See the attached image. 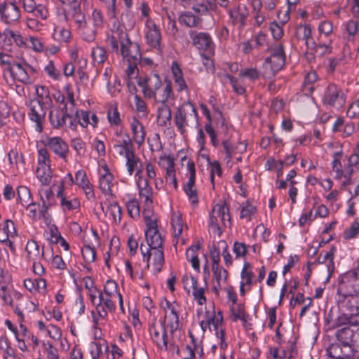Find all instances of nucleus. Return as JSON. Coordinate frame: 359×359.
Masks as SVG:
<instances>
[{
    "label": "nucleus",
    "mask_w": 359,
    "mask_h": 359,
    "mask_svg": "<svg viewBox=\"0 0 359 359\" xmlns=\"http://www.w3.org/2000/svg\"><path fill=\"white\" fill-rule=\"evenodd\" d=\"M142 214L147 228L145 236L148 246L151 249L163 248V238L157 229L156 217L149 209H144Z\"/></svg>",
    "instance_id": "f257e3e1"
},
{
    "label": "nucleus",
    "mask_w": 359,
    "mask_h": 359,
    "mask_svg": "<svg viewBox=\"0 0 359 359\" xmlns=\"http://www.w3.org/2000/svg\"><path fill=\"white\" fill-rule=\"evenodd\" d=\"M271 52L263 64L262 76L269 79L274 76L284 67L285 62L283 47L280 43L271 48Z\"/></svg>",
    "instance_id": "f03ea898"
},
{
    "label": "nucleus",
    "mask_w": 359,
    "mask_h": 359,
    "mask_svg": "<svg viewBox=\"0 0 359 359\" xmlns=\"http://www.w3.org/2000/svg\"><path fill=\"white\" fill-rule=\"evenodd\" d=\"M210 225L218 236L222 233V227H230L231 217L226 203H217L212 208L210 215Z\"/></svg>",
    "instance_id": "7ed1b4c3"
},
{
    "label": "nucleus",
    "mask_w": 359,
    "mask_h": 359,
    "mask_svg": "<svg viewBox=\"0 0 359 359\" xmlns=\"http://www.w3.org/2000/svg\"><path fill=\"white\" fill-rule=\"evenodd\" d=\"M118 39L121 43V55L126 61H140L141 53L140 46L137 43H133L126 32L120 26L117 27Z\"/></svg>",
    "instance_id": "20e7f679"
},
{
    "label": "nucleus",
    "mask_w": 359,
    "mask_h": 359,
    "mask_svg": "<svg viewBox=\"0 0 359 359\" xmlns=\"http://www.w3.org/2000/svg\"><path fill=\"white\" fill-rule=\"evenodd\" d=\"M196 121L197 111L194 105L189 102H184L176 111L174 116L175 124L181 134L186 132V128L189 126V120Z\"/></svg>",
    "instance_id": "39448f33"
},
{
    "label": "nucleus",
    "mask_w": 359,
    "mask_h": 359,
    "mask_svg": "<svg viewBox=\"0 0 359 359\" xmlns=\"http://www.w3.org/2000/svg\"><path fill=\"white\" fill-rule=\"evenodd\" d=\"M351 331L344 328L339 331L337 339L341 344H332L327 349V353L330 358L333 359H346L353 355V351L348 341L342 340V334H349Z\"/></svg>",
    "instance_id": "423d86ee"
},
{
    "label": "nucleus",
    "mask_w": 359,
    "mask_h": 359,
    "mask_svg": "<svg viewBox=\"0 0 359 359\" xmlns=\"http://www.w3.org/2000/svg\"><path fill=\"white\" fill-rule=\"evenodd\" d=\"M346 102V96L341 88L334 84L327 86L324 92L323 103L324 105L339 109Z\"/></svg>",
    "instance_id": "0eeeda50"
},
{
    "label": "nucleus",
    "mask_w": 359,
    "mask_h": 359,
    "mask_svg": "<svg viewBox=\"0 0 359 359\" xmlns=\"http://www.w3.org/2000/svg\"><path fill=\"white\" fill-rule=\"evenodd\" d=\"M144 25V37L147 44L158 52L161 53L163 46L161 43L162 36L160 29L151 19L145 20Z\"/></svg>",
    "instance_id": "6e6552de"
},
{
    "label": "nucleus",
    "mask_w": 359,
    "mask_h": 359,
    "mask_svg": "<svg viewBox=\"0 0 359 359\" xmlns=\"http://www.w3.org/2000/svg\"><path fill=\"white\" fill-rule=\"evenodd\" d=\"M189 36L193 45L198 50L204 51L208 55H214L215 46L210 34L191 30L189 32Z\"/></svg>",
    "instance_id": "1a4fd4ad"
},
{
    "label": "nucleus",
    "mask_w": 359,
    "mask_h": 359,
    "mask_svg": "<svg viewBox=\"0 0 359 359\" xmlns=\"http://www.w3.org/2000/svg\"><path fill=\"white\" fill-rule=\"evenodd\" d=\"M29 111L28 116L31 121L36 123L35 130L41 133L43 130L42 123L46 116V110L43 107L42 102L39 99L31 100L28 104Z\"/></svg>",
    "instance_id": "9d476101"
},
{
    "label": "nucleus",
    "mask_w": 359,
    "mask_h": 359,
    "mask_svg": "<svg viewBox=\"0 0 359 359\" xmlns=\"http://www.w3.org/2000/svg\"><path fill=\"white\" fill-rule=\"evenodd\" d=\"M137 85L142 88L144 97L151 99L154 94L161 87L162 81L160 76L154 74L145 79L139 78Z\"/></svg>",
    "instance_id": "9b49d317"
},
{
    "label": "nucleus",
    "mask_w": 359,
    "mask_h": 359,
    "mask_svg": "<svg viewBox=\"0 0 359 359\" xmlns=\"http://www.w3.org/2000/svg\"><path fill=\"white\" fill-rule=\"evenodd\" d=\"M113 151L115 156L127 158L135 152L133 140L128 134L121 135V139H113Z\"/></svg>",
    "instance_id": "f8f14e48"
},
{
    "label": "nucleus",
    "mask_w": 359,
    "mask_h": 359,
    "mask_svg": "<svg viewBox=\"0 0 359 359\" xmlns=\"http://www.w3.org/2000/svg\"><path fill=\"white\" fill-rule=\"evenodd\" d=\"M189 177L187 182L184 185L183 189L193 205L198 203L197 190L195 185L196 170L194 162H188L187 165Z\"/></svg>",
    "instance_id": "ddd939ff"
},
{
    "label": "nucleus",
    "mask_w": 359,
    "mask_h": 359,
    "mask_svg": "<svg viewBox=\"0 0 359 359\" xmlns=\"http://www.w3.org/2000/svg\"><path fill=\"white\" fill-rule=\"evenodd\" d=\"M137 185L140 197L144 202V209L151 210V208L153 204V190L151 187L149 186L148 180L142 176H139L137 180Z\"/></svg>",
    "instance_id": "4468645a"
},
{
    "label": "nucleus",
    "mask_w": 359,
    "mask_h": 359,
    "mask_svg": "<svg viewBox=\"0 0 359 359\" xmlns=\"http://www.w3.org/2000/svg\"><path fill=\"white\" fill-rule=\"evenodd\" d=\"M63 18L65 21H74L78 31L83 29V27L87 25L85 15L81 10L80 4L77 6L69 7L65 13Z\"/></svg>",
    "instance_id": "2eb2a0df"
},
{
    "label": "nucleus",
    "mask_w": 359,
    "mask_h": 359,
    "mask_svg": "<svg viewBox=\"0 0 359 359\" xmlns=\"http://www.w3.org/2000/svg\"><path fill=\"white\" fill-rule=\"evenodd\" d=\"M46 145L60 158L66 160L69 153V146L61 137H49L46 140Z\"/></svg>",
    "instance_id": "dca6fc26"
},
{
    "label": "nucleus",
    "mask_w": 359,
    "mask_h": 359,
    "mask_svg": "<svg viewBox=\"0 0 359 359\" xmlns=\"http://www.w3.org/2000/svg\"><path fill=\"white\" fill-rule=\"evenodd\" d=\"M21 12L19 7L6 5H0V19L6 24H13L20 18Z\"/></svg>",
    "instance_id": "f3484780"
},
{
    "label": "nucleus",
    "mask_w": 359,
    "mask_h": 359,
    "mask_svg": "<svg viewBox=\"0 0 359 359\" xmlns=\"http://www.w3.org/2000/svg\"><path fill=\"white\" fill-rule=\"evenodd\" d=\"M22 6L25 12L33 17L45 20L48 18V11L43 4H36L34 0H22Z\"/></svg>",
    "instance_id": "a211bd4d"
},
{
    "label": "nucleus",
    "mask_w": 359,
    "mask_h": 359,
    "mask_svg": "<svg viewBox=\"0 0 359 359\" xmlns=\"http://www.w3.org/2000/svg\"><path fill=\"white\" fill-rule=\"evenodd\" d=\"M149 332L152 339L157 346L161 349H168L167 333L163 325L157 326L152 324L149 328Z\"/></svg>",
    "instance_id": "6ab92c4d"
},
{
    "label": "nucleus",
    "mask_w": 359,
    "mask_h": 359,
    "mask_svg": "<svg viewBox=\"0 0 359 359\" xmlns=\"http://www.w3.org/2000/svg\"><path fill=\"white\" fill-rule=\"evenodd\" d=\"M7 69L18 81L25 84L32 83L31 77L28 75V69L26 70L24 62L15 63L13 66L8 67Z\"/></svg>",
    "instance_id": "aec40b11"
},
{
    "label": "nucleus",
    "mask_w": 359,
    "mask_h": 359,
    "mask_svg": "<svg viewBox=\"0 0 359 359\" xmlns=\"http://www.w3.org/2000/svg\"><path fill=\"white\" fill-rule=\"evenodd\" d=\"M152 98L161 104H167L169 100H174V94L172 89V84L170 81L162 83L161 87L154 94Z\"/></svg>",
    "instance_id": "412c9836"
},
{
    "label": "nucleus",
    "mask_w": 359,
    "mask_h": 359,
    "mask_svg": "<svg viewBox=\"0 0 359 359\" xmlns=\"http://www.w3.org/2000/svg\"><path fill=\"white\" fill-rule=\"evenodd\" d=\"M171 225L173 231L174 245H176L179 241L181 242L182 245H184L186 243L185 239L181 237L184 226L180 214L174 213L172 215L171 218Z\"/></svg>",
    "instance_id": "4be33fe9"
},
{
    "label": "nucleus",
    "mask_w": 359,
    "mask_h": 359,
    "mask_svg": "<svg viewBox=\"0 0 359 359\" xmlns=\"http://www.w3.org/2000/svg\"><path fill=\"white\" fill-rule=\"evenodd\" d=\"M69 118L67 113V107L62 109H53L49 113V119L51 125L54 128H61L65 125L66 118Z\"/></svg>",
    "instance_id": "5701e85b"
},
{
    "label": "nucleus",
    "mask_w": 359,
    "mask_h": 359,
    "mask_svg": "<svg viewBox=\"0 0 359 359\" xmlns=\"http://www.w3.org/2000/svg\"><path fill=\"white\" fill-rule=\"evenodd\" d=\"M130 128L134 142L138 147L142 146L144 142L147 134L144 126L138 119L133 118L130 122Z\"/></svg>",
    "instance_id": "b1692460"
},
{
    "label": "nucleus",
    "mask_w": 359,
    "mask_h": 359,
    "mask_svg": "<svg viewBox=\"0 0 359 359\" xmlns=\"http://www.w3.org/2000/svg\"><path fill=\"white\" fill-rule=\"evenodd\" d=\"M104 169V173L102 174L99 179V188L105 196H112L113 175L110 173L107 166Z\"/></svg>",
    "instance_id": "393cba45"
},
{
    "label": "nucleus",
    "mask_w": 359,
    "mask_h": 359,
    "mask_svg": "<svg viewBox=\"0 0 359 359\" xmlns=\"http://www.w3.org/2000/svg\"><path fill=\"white\" fill-rule=\"evenodd\" d=\"M126 159V165L127 167V170L128 174L131 176L134 172H135V175L139 177V176H142V162L139 157H137L135 152L132 154V156H129Z\"/></svg>",
    "instance_id": "a878e982"
},
{
    "label": "nucleus",
    "mask_w": 359,
    "mask_h": 359,
    "mask_svg": "<svg viewBox=\"0 0 359 359\" xmlns=\"http://www.w3.org/2000/svg\"><path fill=\"white\" fill-rule=\"evenodd\" d=\"M178 306L166 301V308L170 311V313L168 316V326L170 332L173 333L180 328L179 311Z\"/></svg>",
    "instance_id": "bb28decb"
},
{
    "label": "nucleus",
    "mask_w": 359,
    "mask_h": 359,
    "mask_svg": "<svg viewBox=\"0 0 359 359\" xmlns=\"http://www.w3.org/2000/svg\"><path fill=\"white\" fill-rule=\"evenodd\" d=\"M27 257L30 261H40L43 257V250L40 249L37 242L31 240L26 245Z\"/></svg>",
    "instance_id": "cd10ccee"
},
{
    "label": "nucleus",
    "mask_w": 359,
    "mask_h": 359,
    "mask_svg": "<svg viewBox=\"0 0 359 359\" xmlns=\"http://www.w3.org/2000/svg\"><path fill=\"white\" fill-rule=\"evenodd\" d=\"M152 253L147 256V262L151 261L154 270L159 272L164 262L163 248L151 249Z\"/></svg>",
    "instance_id": "c85d7f7f"
},
{
    "label": "nucleus",
    "mask_w": 359,
    "mask_h": 359,
    "mask_svg": "<svg viewBox=\"0 0 359 359\" xmlns=\"http://www.w3.org/2000/svg\"><path fill=\"white\" fill-rule=\"evenodd\" d=\"M16 235V230L14 223L6 219L3 224L0 226V242L8 241V239L13 238Z\"/></svg>",
    "instance_id": "c756f323"
},
{
    "label": "nucleus",
    "mask_w": 359,
    "mask_h": 359,
    "mask_svg": "<svg viewBox=\"0 0 359 359\" xmlns=\"http://www.w3.org/2000/svg\"><path fill=\"white\" fill-rule=\"evenodd\" d=\"M157 117L161 126H166L170 123L172 112L168 104H161L158 108Z\"/></svg>",
    "instance_id": "7c9ffc66"
},
{
    "label": "nucleus",
    "mask_w": 359,
    "mask_h": 359,
    "mask_svg": "<svg viewBox=\"0 0 359 359\" xmlns=\"http://www.w3.org/2000/svg\"><path fill=\"white\" fill-rule=\"evenodd\" d=\"M318 80V76L316 72H311L308 73L303 82L302 90L304 95H309L315 89L314 83Z\"/></svg>",
    "instance_id": "2f4dec72"
},
{
    "label": "nucleus",
    "mask_w": 359,
    "mask_h": 359,
    "mask_svg": "<svg viewBox=\"0 0 359 359\" xmlns=\"http://www.w3.org/2000/svg\"><path fill=\"white\" fill-rule=\"evenodd\" d=\"M231 19L233 23L238 25L239 27H243L245 25V20L247 17V12L244 8L238 7L231 10L229 13Z\"/></svg>",
    "instance_id": "473e14b6"
},
{
    "label": "nucleus",
    "mask_w": 359,
    "mask_h": 359,
    "mask_svg": "<svg viewBox=\"0 0 359 359\" xmlns=\"http://www.w3.org/2000/svg\"><path fill=\"white\" fill-rule=\"evenodd\" d=\"M36 175L43 185H48L52 180V172L50 165L37 166Z\"/></svg>",
    "instance_id": "72a5a7b5"
},
{
    "label": "nucleus",
    "mask_w": 359,
    "mask_h": 359,
    "mask_svg": "<svg viewBox=\"0 0 359 359\" xmlns=\"http://www.w3.org/2000/svg\"><path fill=\"white\" fill-rule=\"evenodd\" d=\"M179 21L189 27H196L201 24V19L191 12H185L180 15Z\"/></svg>",
    "instance_id": "f704fd0d"
},
{
    "label": "nucleus",
    "mask_w": 359,
    "mask_h": 359,
    "mask_svg": "<svg viewBox=\"0 0 359 359\" xmlns=\"http://www.w3.org/2000/svg\"><path fill=\"white\" fill-rule=\"evenodd\" d=\"M106 215H109L111 217L112 221L115 224H119L121 222L122 216V209L121 206L116 202L109 203L105 211Z\"/></svg>",
    "instance_id": "c9c22d12"
},
{
    "label": "nucleus",
    "mask_w": 359,
    "mask_h": 359,
    "mask_svg": "<svg viewBox=\"0 0 359 359\" xmlns=\"http://www.w3.org/2000/svg\"><path fill=\"white\" fill-rule=\"evenodd\" d=\"M53 37L59 43H67L71 38V32L68 29L55 26Z\"/></svg>",
    "instance_id": "e433bc0d"
},
{
    "label": "nucleus",
    "mask_w": 359,
    "mask_h": 359,
    "mask_svg": "<svg viewBox=\"0 0 359 359\" xmlns=\"http://www.w3.org/2000/svg\"><path fill=\"white\" fill-rule=\"evenodd\" d=\"M297 35L299 38L305 41L308 48H310L311 45H314V41L311 37V29L309 25H304L298 27L297 29Z\"/></svg>",
    "instance_id": "4c0bfd02"
},
{
    "label": "nucleus",
    "mask_w": 359,
    "mask_h": 359,
    "mask_svg": "<svg viewBox=\"0 0 359 359\" xmlns=\"http://www.w3.org/2000/svg\"><path fill=\"white\" fill-rule=\"evenodd\" d=\"M90 55L94 64H103L107 59V51L102 46H96L92 48Z\"/></svg>",
    "instance_id": "58836bf2"
},
{
    "label": "nucleus",
    "mask_w": 359,
    "mask_h": 359,
    "mask_svg": "<svg viewBox=\"0 0 359 359\" xmlns=\"http://www.w3.org/2000/svg\"><path fill=\"white\" fill-rule=\"evenodd\" d=\"M118 25L116 26L114 25L113 28V34L107 35L106 42L107 45L109 46V48L111 49V51L112 53H118L119 52V47L118 43H120V41L118 37V34L116 33L117 32V27Z\"/></svg>",
    "instance_id": "ea45409f"
},
{
    "label": "nucleus",
    "mask_w": 359,
    "mask_h": 359,
    "mask_svg": "<svg viewBox=\"0 0 359 359\" xmlns=\"http://www.w3.org/2000/svg\"><path fill=\"white\" fill-rule=\"evenodd\" d=\"M18 200L22 206L28 205L32 203V196L29 189L25 186L18 187Z\"/></svg>",
    "instance_id": "a19ab883"
},
{
    "label": "nucleus",
    "mask_w": 359,
    "mask_h": 359,
    "mask_svg": "<svg viewBox=\"0 0 359 359\" xmlns=\"http://www.w3.org/2000/svg\"><path fill=\"white\" fill-rule=\"evenodd\" d=\"M4 36V46H6L8 38H11L18 46H22L25 44L22 36L20 34L15 33L10 29H6L3 33Z\"/></svg>",
    "instance_id": "79ce46f5"
},
{
    "label": "nucleus",
    "mask_w": 359,
    "mask_h": 359,
    "mask_svg": "<svg viewBox=\"0 0 359 359\" xmlns=\"http://www.w3.org/2000/svg\"><path fill=\"white\" fill-rule=\"evenodd\" d=\"M0 350L4 353V357H15L13 348L11 346L9 340L6 335L0 337Z\"/></svg>",
    "instance_id": "37998d69"
},
{
    "label": "nucleus",
    "mask_w": 359,
    "mask_h": 359,
    "mask_svg": "<svg viewBox=\"0 0 359 359\" xmlns=\"http://www.w3.org/2000/svg\"><path fill=\"white\" fill-rule=\"evenodd\" d=\"M57 196L60 198V204L65 210H72L80 206V203L78 199L73 198L68 200L63 196L61 191L58 192Z\"/></svg>",
    "instance_id": "c03bdc74"
},
{
    "label": "nucleus",
    "mask_w": 359,
    "mask_h": 359,
    "mask_svg": "<svg viewBox=\"0 0 359 359\" xmlns=\"http://www.w3.org/2000/svg\"><path fill=\"white\" fill-rule=\"evenodd\" d=\"M334 249L332 248L330 251L325 252L324 255L320 254L319 256V262H325L326 261H328L327 264V270L329 272V276L332 275L333 273L334 266Z\"/></svg>",
    "instance_id": "a18cd8bd"
},
{
    "label": "nucleus",
    "mask_w": 359,
    "mask_h": 359,
    "mask_svg": "<svg viewBox=\"0 0 359 359\" xmlns=\"http://www.w3.org/2000/svg\"><path fill=\"white\" fill-rule=\"evenodd\" d=\"M160 159L166 164V182L176 177L173 159L170 156H161Z\"/></svg>",
    "instance_id": "49530a36"
},
{
    "label": "nucleus",
    "mask_w": 359,
    "mask_h": 359,
    "mask_svg": "<svg viewBox=\"0 0 359 359\" xmlns=\"http://www.w3.org/2000/svg\"><path fill=\"white\" fill-rule=\"evenodd\" d=\"M184 289L188 292L190 293L191 291H193L198 287V281L196 278L194 276L184 274L182 279Z\"/></svg>",
    "instance_id": "de8ad7c7"
},
{
    "label": "nucleus",
    "mask_w": 359,
    "mask_h": 359,
    "mask_svg": "<svg viewBox=\"0 0 359 359\" xmlns=\"http://www.w3.org/2000/svg\"><path fill=\"white\" fill-rule=\"evenodd\" d=\"M190 2L195 3L192 6V9L201 15H205L208 13L209 7L211 4L207 0H191Z\"/></svg>",
    "instance_id": "09e8293b"
},
{
    "label": "nucleus",
    "mask_w": 359,
    "mask_h": 359,
    "mask_svg": "<svg viewBox=\"0 0 359 359\" xmlns=\"http://www.w3.org/2000/svg\"><path fill=\"white\" fill-rule=\"evenodd\" d=\"M81 253L86 263L90 264L95 260V250L90 245H84L81 249Z\"/></svg>",
    "instance_id": "8fccbe9b"
},
{
    "label": "nucleus",
    "mask_w": 359,
    "mask_h": 359,
    "mask_svg": "<svg viewBox=\"0 0 359 359\" xmlns=\"http://www.w3.org/2000/svg\"><path fill=\"white\" fill-rule=\"evenodd\" d=\"M128 213L132 218L140 217V205L136 199H131L126 203Z\"/></svg>",
    "instance_id": "3c124183"
},
{
    "label": "nucleus",
    "mask_w": 359,
    "mask_h": 359,
    "mask_svg": "<svg viewBox=\"0 0 359 359\" xmlns=\"http://www.w3.org/2000/svg\"><path fill=\"white\" fill-rule=\"evenodd\" d=\"M231 316L233 321L241 320L243 323L246 322V314L241 305L232 306L231 309Z\"/></svg>",
    "instance_id": "603ef678"
},
{
    "label": "nucleus",
    "mask_w": 359,
    "mask_h": 359,
    "mask_svg": "<svg viewBox=\"0 0 359 359\" xmlns=\"http://www.w3.org/2000/svg\"><path fill=\"white\" fill-rule=\"evenodd\" d=\"M121 23L126 31L131 30L135 25V17L130 13H123L121 15Z\"/></svg>",
    "instance_id": "864d4df0"
},
{
    "label": "nucleus",
    "mask_w": 359,
    "mask_h": 359,
    "mask_svg": "<svg viewBox=\"0 0 359 359\" xmlns=\"http://www.w3.org/2000/svg\"><path fill=\"white\" fill-rule=\"evenodd\" d=\"M71 146L76 151L77 155L83 156L86 153V143L81 138H74L71 141Z\"/></svg>",
    "instance_id": "5fc2aeb1"
},
{
    "label": "nucleus",
    "mask_w": 359,
    "mask_h": 359,
    "mask_svg": "<svg viewBox=\"0 0 359 359\" xmlns=\"http://www.w3.org/2000/svg\"><path fill=\"white\" fill-rule=\"evenodd\" d=\"M107 118L111 124L118 126L121 123V121L116 107L111 106L109 108Z\"/></svg>",
    "instance_id": "6e6d98bb"
},
{
    "label": "nucleus",
    "mask_w": 359,
    "mask_h": 359,
    "mask_svg": "<svg viewBox=\"0 0 359 359\" xmlns=\"http://www.w3.org/2000/svg\"><path fill=\"white\" fill-rule=\"evenodd\" d=\"M50 160L49 152L46 148H41L38 151V165H50Z\"/></svg>",
    "instance_id": "4d7b16f0"
},
{
    "label": "nucleus",
    "mask_w": 359,
    "mask_h": 359,
    "mask_svg": "<svg viewBox=\"0 0 359 359\" xmlns=\"http://www.w3.org/2000/svg\"><path fill=\"white\" fill-rule=\"evenodd\" d=\"M212 270L213 271L215 278H216L218 284L219 285L222 282L225 283L228 273L227 271L222 267H221L219 265L217 266V269L215 268V266H212Z\"/></svg>",
    "instance_id": "13d9d810"
},
{
    "label": "nucleus",
    "mask_w": 359,
    "mask_h": 359,
    "mask_svg": "<svg viewBox=\"0 0 359 359\" xmlns=\"http://www.w3.org/2000/svg\"><path fill=\"white\" fill-rule=\"evenodd\" d=\"M256 212V208L252 205L247 203L241 211L240 217L246 219L248 221L251 220L252 216Z\"/></svg>",
    "instance_id": "bf43d9fd"
},
{
    "label": "nucleus",
    "mask_w": 359,
    "mask_h": 359,
    "mask_svg": "<svg viewBox=\"0 0 359 359\" xmlns=\"http://www.w3.org/2000/svg\"><path fill=\"white\" fill-rule=\"evenodd\" d=\"M118 285L113 280H109L106 282L104 288V295L113 297L117 293Z\"/></svg>",
    "instance_id": "052dcab7"
},
{
    "label": "nucleus",
    "mask_w": 359,
    "mask_h": 359,
    "mask_svg": "<svg viewBox=\"0 0 359 359\" xmlns=\"http://www.w3.org/2000/svg\"><path fill=\"white\" fill-rule=\"evenodd\" d=\"M341 156V153L335 152L333 154V160L332 162V169L336 172L337 177H341L343 171H342V165L339 159Z\"/></svg>",
    "instance_id": "680f3d73"
},
{
    "label": "nucleus",
    "mask_w": 359,
    "mask_h": 359,
    "mask_svg": "<svg viewBox=\"0 0 359 359\" xmlns=\"http://www.w3.org/2000/svg\"><path fill=\"white\" fill-rule=\"evenodd\" d=\"M260 73L256 68H245L240 72L239 76L246 77L250 80H255L259 79Z\"/></svg>",
    "instance_id": "e2e57ef3"
},
{
    "label": "nucleus",
    "mask_w": 359,
    "mask_h": 359,
    "mask_svg": "<svg viewBox=\"0 0 359 359\" xmlns=\"http://www.w3.org/2000/svg\"><path fill=\"white\" fill-rule=\"evenodd\" d=\"M79 32L83 39L86 41H93L95 39V31L89 27L88 24L83 27V29H79Z\"/></svg>",
    "instance_id": "0e129e2a"
},
{
    "label": "nucleus",
    "mask_w": 359,
    "mask_h": 359,
    "mask_svg": "<svg viewBox=\"0 0 359 359\" xmlns=\"http://www.w3.org/2000/svg\"><path fill=\"white\" fill-rule=\"evenodd\" d=\"M76 118L79 124L84 128H86L90 124V112L87 111H76Z\"/></svg>",
    "instance_id": "69168bd1"
},
{
    "label": "nucleus",
    "mask_w": 359,
    "mask_h": 359,
    "mask_svg": "<svg viewBox=\"0 0 359 359\" xmlns=\"http://www.w3.org/2000/svg\"><path fill=\"white\" fill-rule=\"evenodd\" d=\"M346 30L349 36L359 35V20H351L346 25Z\"/></svg>",
    "instance_id": "338daca9"
},
{
    "label": "nucleus",
    "mask_w": 359,
    "mask_h": 359,
    "mask_svg": "<svg viewBox=\"0 0 359 359\" xmlns=\"http://www.w3.org/2000/svg\"><path fill=\"white\" fill-rule=\"evenodd\" d=\"M359 233V222H354L351 226L346 229L344 233V238L345 239H351L354 238L356 235Z\"/></svg>",
    "instance_id": "774afa93"
}]
</instances>
